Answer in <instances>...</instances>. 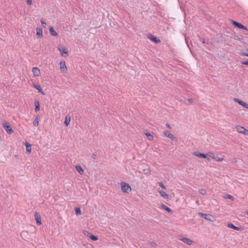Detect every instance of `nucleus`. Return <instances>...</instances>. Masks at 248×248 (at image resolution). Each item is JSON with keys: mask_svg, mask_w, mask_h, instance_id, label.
Here are the masks:
<instances>
[{"mask_svg": "<svg viewBox=\"0 0 248 248\" xmlns=\"http://www.w3.org/2000/svg\"><path fill=\"white\" fill-rule=\"evenodd\" d=\"M121 189L123 192L128 193L131 191V188L129 184L122 182L121 183Z\"/></svg>", "mask_w": 248, "mask_h": 248, "instance_id": "nucleus-1", "label": "nucleus"}, {"mask_svg": "<svg viewBox=\"0 0 248 248\" xmlns=\"http://www.w3.org/2000/svg\"><path fill=\"white\" fill-rule=\"evenodd\" d=\"M3 126L8 134H11L14 132V131L8 123L5 122L3 124Z\"/></svg>", "mask_w": 248, "mask_h": 248, "instance_id": "nucleus-2", "label": "nucleus"}, {"mask_svg": "<svg viewBox=\"0 0 248 248\" xmlns=\"http://www.w3.org/2000/svg\"><path fill=\"white\" fill-rule=\"evenodd\" d=\"M231 23L233 25H234L235 27L244 30H248L247 27L245 26L244 25H242V24L236 22L235 21H234L233 20H232Z\"/></svg>", "mask_w": 248, "mask_h": 248, "instance_id": "nucleus-3", "label": "nucleus"}, {"mask_svg": "<svg viewBox=\"0 0 248 248\" xmlns=\"http://www.w3.org/2000/svg\"><path fill=\"white\" fill-rule=\"evenodd\" d=\"M237 131L239 133L243 134L245 135H248V130L246 129L243 126H237Z\"/></svg>", "mask_w": 248, "mask_h": 248, "instance_id": "nucleus-4", "label": "nucleus"}, {"mask_svg": "<svg viewBox=\"0 0 248 248\" xmlns=\"http://www.w3.org/2000/svg\"><path fill=\"white\" fill-rule=\"evenodd\" d=\"M58 49L62 56H64V55L67 56L68 55V50L65 47L59 46Z\"/></svg>", "mask_w": 248, "mask_h": 248, "instance_id": "nucleus-5", "label": "nucleus"}, {"mask_svg": "<svg viewBox=\"0 0 248 248\" xmlns=\"http://www.w3.org/2000/svg\"><path fill=\"white\" fill-rule=\"evenodd\" d=\"M193 154L194 155L199 158H206L208 161H210V160L209 157H207V155L205 154L201 153L199 152H195Z\"/></svg>", "mask_w": 248, "mask_h": 248, "instance_id": "nucleus-6", "label": "nucleus"}, {"mask_svg": "<svg viewBox=\"0 0 248 248\" xmlns=\"http://www.w3.org/2000/svg\"><path fill=\"white\" fill-rule=\"evenodd\" d=\"M83 233L85 235H86L88 237H89L90 239H91L93 241H96L98 240V236L96 235H94L92 234H91L90 232L87 231H84Z\"/></svg>", "mask_w": 248, "mask_h": 248, "instance_id": "nucleus-7", "label": "nucleus"}, {"mask_svg": "<svg viewBox=\"0 0 248 248\" xmlns=\"http://www.w3.org/2000/svg\"><path fill=\"white\" fill-rule=\"evenodd\" d=\"M148 38L151 40L152 41L155 43H160L161 42V41L159 39L157 38V37H155L154 35L152 34H149L148 35Z\"/></svg>", "mask_w": 248, "mask_h": 248, "instance_id": "nucleus-8", "label": "nucleus"}, {"mask_svg": "<svg viewBox=\"0 0 248 248\" xmlns=\"http://www.w3.org/2000/svg\"><path fill=\"white\" fill-rule=\"evenodd\" d=\"M163 134L166 137L169 138L170 139L172 140H174V139H175V137L173 134L170 133L167 130L164 131Z\"/></svg>", "mask_w": 248, "mask_h": 248, "instance_id": "nucleus-9", "label": "nucleus"}, {"mask_svg": "<svg viewBox=\"0 0 248 248\" xmlns=\"http://www.w3.org/2000/svg\"><path fill=\"white\" fill-rule=\"evenodd\" d=\"M34 217L36 224L38 225H41L42 224V222L40 214L36 212L34 214Z\"/></svg>", "mask_w": 248, "mask_h": 248, "instance_id": "nucleus-10", "label": "nucleus"}, {"mask_svg": "<svg viewBox=\"0 0 248 248\" xmlns=\"http://www.w3.org/2000/svg\"><path fill=\"white\" fill-rule=\"evenodd\" d=\"M227 227L236 231H242L243 230V228L242 227H236L231 223H228L227 224Z\"/></svg>", "mask_w": 248, "mask_h": 248, "instance_id": "nucleus-11", "label": "nucleus"}, {"mask_svg": "<svg viewBox=\"0 0 248 248\" xmlns=\"http://www.w3.org/2000/svg\"><path fill=\"white\" fill-rule=\"evenodd\" d=\"M234 100L238 103L239 105L242 106L244 108L248 109V104L245 103V102L243 101L242 100L238 99V98H234Z\"/></svg>", "mask_w": 248, "mask_h": 248, "instance_id": "nucleus-12", "label": "nucleus"}, {"mask_svg": "<svg viewBox=\"0 0 248 248\" xmlns=\"http://www.w3.org/2000/svg\"><path fill=\"white\" fill-rule=\"evenodd\" d=\"M199 215L201 217H202L207 220L211 221V218L212 217V216L210 214H206L202 213H199Z\"/></svg>", "mask_w": 248, "mask_h": 248, "instance_id": "nucleus-13", "label": "nucleus"}, {"mask_svg": "<svg viewBox=\"0 0 248 248\" xmlns=\"http://www.w3.org/2000/svg\"><path fill=\"white\" fill-rule=\"evenodd\" d=\"M182 241H183L184 243L191 246L192 245L193 241L190 239L189 238H186V237H183L182 238L180 239Z\"/></svg>", "mask_w": 248, "mask_h": 248, "instance_id": "nucleus-14", "label": "nucleus"}, {"mask_svg": "<svg viewBox=\"0 0 248 248\" xmlns=\"http://www.w3.org/2000/svg\"><path fill=\"white\" fill-rule=\"evenodd\" d=\"M32 87L38 90V92L41 93L42 94H45L44 92L43 91L42 87L39 84H33Z\"/></svg>", "mask_w": 248, "mask_h": 248, "instance_id": "nucleus-15", "label": "nucleus"}, {"mask_svg": "<svg viewBox=\"0 0 248 248\" xmlns=\"http://www.w3.org/2000/svg\"><path fill=\"white\" fill-rule=\"evenodd\" d=\"M36 35L38 38H41L43 37V30L41 28H36Z\"/></svg>", "mask_w": 248, "mask_h": 248, "instance_id": "nucleus-16", "label": "nucleus"}, {"mask_svg": "<svg viewBox=\"0 0 248 248\" xmlns=\"http://www.w3.org/2000/svg\"><path fill=\"white\" fill-rule=\"evenodd\" d=\"M32 71L35 76H39L40 75V69L37 67H33Z\"/></svg>", "mask_w": 248, "mask_h": 248, "instance_id": "nucleus-17", "label": "nucleus"}, {"mask_svg": "<svg viewBox=\"0 0 248 248\" xmlns=\"http://www.w3.org/2000/svg\"><path fill=\"white\" fill-rule=\"evenodd\" d=\"M49 32H50V34L52 36H58V33L55 31V30H54V28L53 27H50V28H49Z\"/></svg>", "mask_w": 248, "mask_h": 248, "instance_id": "nucleus-18", "label": "nucleus"}, {"mask_svg": "<svg viewBox=\"0 0 248 248\" xmlns=\"http://www.w3.org/2000/svg\"><path fill=\"white\" fill-rule=\"evenodd\" d=\"M26 147V151L29 154L31 153V145L30 143L26 142L25 144Z\"/></svg>", "mask_w": 248, "mask_h": 248, "instance_id": "nucleus-19", "label": "nucleus"}, {"mask_svg": "<svg viewBox=\"0 0 248 248\" xmlns=\"http://www.w3.org/2000/svg\"><path fill=\"white\" fill-rule=\"evenodd\" d=\"M75 168L76 170L78 171L80 174H82L83 173L84 170L80 166L77 165L76 166Z\"/></svg>", "mask_w": 248, "mask_h": 248, "instance_id": "nucleus-20", "label": "nucleus"}, {"mask_svg": "<svg viewBox=\"0 0 248 248\" xmlns=\"http://www.w3.org/2000/svg\"><path fill=\"white\" fill-rule=\"evenodd\" d=\"M34 105H35V111L36 112H37L40 110V103L37 100L35 101L34 102Z\"/></svg>", "mask_w": 248, "mask_h": 248, "instance_id": "nucleus-21", "label": "nucleus"}, {"mask_svg": "<svg viewBox=\"0 0 248 248\" xmlns=\"http://www.w3.org/2000/svg\"><path fill=\"white\" fill-rule=\"evenodd\" d=\"M159 193L160 195L162 197H164V198H166V199L169 198V195L166 194V193L164 190H159Z\"/></svg>", "mask_w": 248, "mask_h": 248, "instance_id": "nucleus-22", "label": "nucleus"}, {"mask_svg": "<svg viewBox=\"0 0 248 248\" xmlns=\"http://www.w3.org/2000/svg\"><path fill=\"white\" fill-rule=\"evenodd\" d=\"M60 66L61 69L63 71V72H64L65 70H67V67L66 66L65 62H60Z\"/></svg>", "mask_w": 248, "mask_h": 248, "instance_id": "nucleus-23", "label": "nucleus"}, {"mask_svg": "<svg viewBox=\"0 0 248 248\" xmlns=\"http://www.w3.org/2000/svg\"><path fill=\"white\" fill-rule=\"evenodd\" d=\"M161 207L162 209L165 210L168 212H169L170 213H172V211L171 210V209L169 207L166 206L165 204L162 203V204H161Z\"/></svg>", "mask_w": 248, "mask_h": 248, "instance_id": "nucleus-24", "label": "nucleus"}, {"mask_svg": "<svg viewBox=\"0 0 248 248\" xmlns=\"http://www.w3.org/2000/svg\"><path fill=\"white\" fill-rule=\"evenodd\" d=\"M71 118L70 117H68L67 115L65 117V121L64 122V124L66 126H68L70 122Z\"/></svg>", "mask_w": 248, "mask_h": 248, "instance_id": "nucleus-25", "label": "nucleus"}, {"mask_svg": "<svg viewBox=\"0 0 248 248\" xmlns=\"http://www.w3.org/2000/svg\"><path fill=\"white\" fill-rule=\"evenodd\" d=\"M39 119L38 116H36L33 122V124L34 126H38L39 125Z\"/></svg>", "mask_w": 248, "mask_h": 248, "instance_id": "nucleus-26", "label": "nucleus"}, {"mask_svg": "<svg viewBox=\"0 0 248 248\" xmlns=\"http://www.w3.org/2000/svg\"><path fill=\"white\" fill-rule=\"evenodd\" d=\"M206 155H207V157L208 156V157H211L213 159L215 158V154L211 152H208L207 153V154H206Z\"/></svg>", "mask_w": 248, "mask_h": 248, "instance_id": "nucleus-27", "label": "nucleus"}, {"mask_svg": "<svg viewBox=\"0 0 248 248\" xmlns=\"http://www.w3.org/2000/svg\"><path fill=\"white\" fill-rule=\"evenodd\" d=\"M75 213L77 215H80L81 214V211L79 207H77L75 209Z\"/></svg>", "mask_w": 248, "mask_h": 248, "instance_id": "nucleus-28", "label": "nucleus"}, {"mask_svg": "<svg viewBox=\"0 0 248 248\" xmlns=\"http://www.w3.org/2000/svg\"><path fill=\"white\" fill-rule=\"evenodd\" d=\"M145 135L147 136L149 140H151L153 139V136L150 133L147 132L145 133Z\"/></svg>", "mask_w": 248, "mask_h": 248, "instance_id": "nucleus-29", "label": "nucleus"}, {"mask_svg": "<svg viewBox=\"0 0 248 248\" xmlns=\"http://www.w3.org/2000/svg\"><path fill=\"white\" fill-rule=\"evenodd\" d=\"M214 159H215L218 162H221L223 160V158L222 157H219V156H216V155H215Z\"/></svg>", "mask_w": 248, "mask_h": 248, "instance_id": "nucleus-30", "label": "nucleus"}, {"mask_svg": "<svg viewBox=\"0 0 248 248\" xmlns=\"http://www.w3.org/2000/svg\"><path fill=\"white\" fill-rule=\"evenodd\" d=\"M199 192L202 195H205L206 194V191L204 189H199Z\"/></svg>", "mask_w": 248, "mask_h": 248, "instance_id": "nucleus-31", "label": "nucleus"}, {"mask_svg": "<svg viewBox=\"0 0 248 248\" xmlns=\"http://www.w3.org/2000/svg\"><path fill=\"white\" fill-rule=\"evenodd\" d=\"M150 245L151 247L153 248H156L157 247L156 243L153 241L150 242Z\"/></svg>", "mask_w": 248, "mask_h": 248, "instance_id": "nucleus-32", "label": "nucleus"}, {"mask_svg": "<svg viewBox=\"0 0 248 248\" xmlns=\"http://www.w3.org/2000/svg\"><path fill=\"white\" fill-rule=\"evenodd\" d=\"M225 198L232 200H233V197L232 195L229 194H226L225 195Z\"/></svg>", "mask_w": 248, "mask_h": 248, "instance_id": "nucleus-33", "label": "nucleus"}, {"mask_svg": "<svg viewBox=\"0 0 248 248\" xmlns=\"http://www.w3.org/2000/svg\"><path fill=\"white\" fill-rule=\"evenodd\" d=\"M158 185H159V186L161 187H162V188H163V189H166V186L164 185V184H163V183H162V182H159V183H158Z\"/></svg>", "mask_w": 248, "mask_h": 248, "instance_id": "nucleus-34", "label": "nucleus"}, {"mask_svg": "<svg viewBox=\"0 0 248 248\" xmlns=\"http://www.w3.org/2000/svg\"><path fill=\"white\" fill-rule=\"evenodd\" d=\"M41 22L42 26L44 27H45L46 26V22L44 21V20L43 19H41Z\"/></svg>", "mask_w": 248, "mask_h": 248, "instance_id": "nucleus-35", "label": "nucleus"}, {"mask_svg": "<svg viewBox=\"0 0 248 248\" xmlns=\"http://www.w3.org/2000/svg\"><path fill=\"white\" fill-rule=\"evenodd\" d=\"M187 101L189 104H192L193 103V100L192 98H188L187 99Z\"/></svg>", "mask_w": 248, "mask_h": 248, "instance_id": "nucleus-36", "label": "nucleus"}, {"mask_svg": "<svg viewBox=\"0 0 248 248\" xmlns=\"http://www.w3.org/2000/svg\"><path fill=\"white\" fill-rule=\"evenodd\" d=\"M241 63H242L243 65H248V61H242V62H241Z\"/></svg>", "mask_w": 248, "mask_h": 248, "instance_id": "nucleus-37", "label": "nucleus"}, {"mask_svg": "<svg viewBox=\"0 0 248 248\" xmlns=\"http://www.w3.org/2000/svg\"><path fill=\"white\" fill-rule=\"evenodd\" d=\"M241 56H247V57H248V53H246V52H242V53H241Z\"/></svg>", "mask_w": 248, "mask_h": 248, "instance_id": "nucleus-38", "label": "nucleus"}, {"mask_svg": "<svg viewBox=\"0 0 248 248\" xmlns=\"http://www.w3.org/2000/svg\"><path fill=\"white\" fill-rule=\"evenodd\" d=\"M200 40L203 44H204L205 43L204 39L202 37H200Z\"/></svg>", "mask_w": 248, "mask_h": 248, "instance_id": "nucleus-39", "label": "nucleus"}, {"mask_svg": "<svg viewBox=\"0 0 248 248\" xmlns=\"http://www.w3.org/2000/svg\"><path fill=\"white\" fill-rule=\"evenodd\" d=\"M27 3L28 5H31L32 4V0H27Z\"/></svg>", "mask_w": 248, "mask_h": 248, "instance_id": "nucleus-40", "label": "nucleus"}, {"mask_svg": "<svg viewBox=\"0 0 248 248\" xmlns=\"http://www.w3.org/2000/svg\"><path fill=\"white\" fill-rule=\"evenodd\" d=\"M143 171L145 174L148 173L150 172V170L148 169H145L143 170Z\"/></svg>", "mask_w": 248, "mask_h": 248, "instance_id": "nucleus-41", "label": "nucleus"}, {"mask_svg": "<svg viewBox=\"0 0 248 248\" xmlns=\"http://www.w3.org/2000/svg\"><path fill=\"white\" fill-rule=\"evenodd\" d=\"M166 126L168 128H170V129L171 128L170 125L169 124H168V123L166 124Z\"/></svg>", "mask_w": 248, "mask_h": 248, "instance_id": "nucleus-42", "label": "nucleus"}, {"mask_svg": "<svg viewBox=\"0 0 248 248\" xmlns=\"http://www.w3.org/2000/svg\"><path fill=\"white\" fill-rule=\"evenodd\" d=\"M92 157L93 159H95L96 157V155L95 154H93L92 155Z\"/></svg>", "mask_w": 248, "mask_h": 248, "instance_id": "nucleus-43", "label": "nucleus"}, {"mask_svg": "<svg viewBox=\"0 0 248 248\" xmlns=\"http://www.w3.org/2000/svg\"><path fill=\"white\" fill-rule=\"evenodd\" d=\"M246 214L248 215V212H247Z\"/></svg>", "mask_w": 248, "mask_h": 248, "instance_id": "nucleus-44", "label": "nucleus"}, {"mask_svg": "<svg viewBox=\"0 0 248 248\" xmlns=\"http://www.w3.org/2000/svg\"><path fill=\"white\" fill-rule=\"evenodd\" d=\"M247 51L248 52V49H247Z\"/></svg>", "mask_w": 248, "mask_h": 248, "instance_id": "nucleus-45", "label": "nucleus"}]
</instances>
